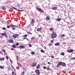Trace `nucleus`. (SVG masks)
I'll return each instance as SVG.
<instances>
[{"mask_svg":"<svg viewBox=\"0 0 75 75\" xmlns=\"http://www.w3.org/2000/svg\"><path fill=\"white\" fill-rule=\"evenodd\" d=\"M41 11V13H44V11H42H42Z\"/></svg>","mask_w":75,"mask_h":75,"instance_id":"nucleus-53","label":"nucleus"},{"mask_svg":"<svg viewBox=\"0 0 75 75\" xmlns=\"http://www.w3.org/2000/svg\"><path fill=\"white\" fill-rule=\"evenodd\" d=\"M17 64L19 65V66H20L21 67H22V65H21L20 64H19V63L18 62L17 63Z\"/></svg>","mask_w":75,"mask_h":75,"instance_id":"nucleus-22","label":"nucleus"},{"mask_svg":"<svg viewBox=\"0 0 75 75\" xmlns=\"http://www.w3.org/2000/svg\"><path fill=\"white\" fill-rule=\"evenodd\" d=\"M31 54H32V55H34L35 54V53L34 52H32L31 53Z\"/></svg>","mask_w":75,"mask_h":75,"instance_id":"nucleus-31","label":"nucleus"},{"mask_svg":"<svg viewBox=\"0 0 75 75\" xmlns=\"http://www.w3.org/2000/svg\"><path fill=\"white\" fill-rule=\"evenodd\" d=\"M40 52L42 53H44V51L42 50H41Z\"/></svg>","mask_w":75,"mask_h":75,"instance_id":"nucleus-25","label":"nucleus"},{"mask_svg":"<svg viewBox=\"0 0 75 75\" xmlns=\"http://www.w3.org/2000/svg\"><path fill=\"white\" fill-rule=\"evenodd\" d=\"M10 25H8L7 26V27L8 28H10Z\"/></svg>","mask_w":75,"mask_h":75,"instance_id":"nucleus-36","label":"nucleus"},{"mask_svg":"<svg viewBox=\"0 0 75 75\" xmlns=\"http://www.w3.org/2000/svg\"><path fill=\"white\" fill-rule=\"evenodd\" d=\"M61 18H59L56 19V20L57 21H61Z\"/></svg>","mask_w":75,"mask_h":75,"instance_id":"nucleus-16","label":"nucleus"},{"mask_svg":"<svg viewBox=\"0 0 75 75\" xmlns=\"http://www.w3.org/2000/svg\"><path fill=\"white\" fill-rule=\"evenodd\" d=\"M24 72H23L22 73L21 75H23L24 74Z\"/></svg>","mask_w":75,"mask_h":75,"instance_id":"nucleus-33","label":"nucleus"},{"mask_svg":"<svg viewBox=\"0 0 75 75\" xmlns=\"http://www.w3.org/2000/svg\"><path fill=\"white\" fill-rule=\"evenodd\" d=\"M6 59H8V56H6Z\"/></svg>","mask_w":75,"mask_h":75,"instance_id":"nucleus-49","label":"nucleus"},{"mask_svg":"<svg viewBox=\"0 0 75 75\" xmlns=\"http://www.w3.org/2000/svg\"><path fill=\"white\" fill-rule=\"evenodd\" d=\"M12 67L13 69H14V67H13V66H12Z\"/></svg>","mask_w":75,"mask_h":75,"instance_id":"nucleus-57","label":"nucleus"},{"mask_svg":"<svg viewBox=\"0 0 75 75\" xmlns=\"http://www.w3.org/2000/svg\"><path fill=\"white\" fill-rule=\"evenodd\" d=\"M19 47L20 48H21L22 49H23L25 48V46H23V45H20L19 46Z\"/></svg>","mask_w":75,"mask_h":75,"instance_id":"nucleus-5","label":"nucleus"},{"mask_svg":"<svg viewBox=\"0 0 75 75\" xmlns=\"http://www.w3.org/2000/svg\"><path fill=\"white\" fill-rule=\"evenodd\" d=\"M12 8H13V9H15L16 10L17 9V8H14V7H12Z\"/></svg>","mask_w":75,"mask_h":75,"instance_id":"nucleus-45","label":"nucleus"},{"mask_svg":"<svg viewBox=\"0 0 75 75\" xmlns=\"http://www.w3.org/2000/svg\"><path fill=\"white\" fill-rule=\"evenodd\" d=\"M0 68L1 69H3V68H4V67H3V66H0Z\"/></svg>","mask_w":75,"mask_h":75,"instance_id":"nucleus-30","label":"nucleus"},{"mask_svg":"<svg viewBox=\"0 0 75 75\" xmlns=\"http://www.w3.org/2000/svg\"><path fill=\"white\" fill-rule=\"evenodd\" d=\"M34 23V19H32L31 22V24H33Z\"/></svg>","mask_w":75,"mask_h":75,"instance_id":"nucleus-26","label":"nucleus"},{"mask_svg":"<svg viewBox=\"0 0 75 75\" xmlns=\"http://www.w3.org/2000/svg\"><path fill=\"white\" fill-rule=\"evenodd\" d=\"M47 64H50V62H47Z\"/></svg>","mask_w":75,"mask_h":75,"instance_id":"nucleus-56","label":"nucleus"},{"mask_svg":"<svg viewBox=\"0 0 75 75\" xmlns=\"http://www.w3.org/2000/svg\"><path fill=\"white\" fill-rule=\"evenodd\" d=\"M6 38H7V37H8V36H6Z\"/></svg>","mask_w":75,"mask_h":75,"instance_id":"nucleus-59","label":"nucleus"},{"mask_svg":"<svg viewBox=\"0 0 75 75\" xmlns=\"http://www.w3.org/2000/svg\"><path fill=\"white\" fill-rule=\"evenodd\" d=\"M11 50H14V49L13 48H11Z\"/></svg>","mask_w":75,"mask_h":75,"instance_id":"nucleus-50","label":"nucleus"},{"mask_svg":"<svg viewBox=\"0 0 75 75\" xmlns=\"http://www.w3.org/2000/svg\"><path fill=\"white\" fill-rule=\"evenodd\" d=\"M16 35L17 36V37H18L19 36V35H18V34H16Z\"/></svg>","mask_w":75,"mask_h":75,"instance_id":"nucleus-48","label":"nucleus"},{"mask_svg":"<svg viewBox=\"0 0 75 75\" xmlns=\"http://www.w3.org/2000/svg\"><path fill=\"white\" fill-rule=\"evenodd\" d=\"M37 65V63H33V64L32 65V67H35V66H36Z\"/></svg>","mask_w":75,"mask_h":75,"instance_id":"nucleus-10","label":"nucleus"},{"mask_svg":"<svg viewBox=\"0 0 75 75\" xmlns=\"http://www.w3.org/2000/svg\"><path fill=\"white\" fill-rule=\"evenodd\" d=\"M53 42H54V39H53V40H52L51 41V43H53Z\"/></svg>","mask_w":75,"mask_h":75,"instance_id":"nucleus-38","label":"nucleus"},{"mask_svg":"<svg viewBox=\"0 0 75 75\" xmlns=\"http://www.w3.org/2000/svg\"><path fill=\"white\" fill-rule=\"evenodd\" d=\"M4 54H5V55H7V53L5 52H4Z\"/></svg>","mask_w":75,"mask_h":75,"instance_id":"nucleus-46","label":"nucleus"},{"mask_svg":"<svg viewBox=\"0 0 75 75\" xmlns=\"http://www.w3.org/2000/svg\"><path fill=\"white\" fill-rule=\"evenodd\" d=\"M3 30H6V28H5L4 27V28H3Z\"/></svg>","mask_w":75,"mask_h":75,"instance_id":"nucleus-39","label":"nucleus"},{"mask_svg":"<svg viewBox=\"0 0 75 75\" xmlns=\"http://www.w3.org/2000/svg\"><path fill=\"white\" fill-rule=\"evenodd\" d=\"M2 52H0V53H2Z\"/></svg>","mask_w":75,"mask_h":75,"instance_id":"nucleus-61","label":"nucleus"},{"mask_svg":"<svg viewBox=\"0 0 75 75\" xmlns=\"http://www.w3.org/2000/svg\"><path fill=\"white\" fill-rule=\"evenodd\" d=\"M57 9V7L56 6L53 7L52 8V9L54 10H56Z\"/></svg>","mask_w":75,"mask_h":75,"instance_id":"nucleus-6","label":"nucleus"},{"mask_svg":"<svg viewBox=\"0 0 75 75\" xmlns=\"http://www.w3.org/2000/svg\"><path fill=\"white\" fill-rule=\"evenodd\" d=\"M62 37H65V35L64 34L62 35Z\"/></svg>","mask_w":75,"mask_h":75,"instance_id":"nucleus-34","label":"nucleus"},{"mask_svg":"<svg viewBox=\"0 0 75 75\" xmlns=\"http://www.w3.org/2000/svg\"><path fill=\"white\" fill-rule=\"evenodd\" d=\"M48 45L49 46V47H51V46L52 45V44L50 43L48 44Z\"/></svg>","mask_w":75,"mask_h":75,"instance_id":"nucleus-29","label":"nucleus"},{"mask_svg":"<svg viewBox=\"0 0 75 75\" xmlns=\"http://www.w3.org/2000/svg\"><path fill=\"white\" fill-rule=\"evenodd\" d=\"M12 30H16V28H12Z\"/></svg>","mask_w":75,"mask_h":75,"instance_id":"nucleus-47","label":"nucleus"},{"mask_svg":"<svg viewBox=\"0 0 75 75\" xmlns=\"http://www.w3.org/2000/svg\"><path fill=\"white\" fill-rule=\"evenodd\" d=\"M16 75V74H14L13 75Z\"/></svg>","mask_w":75,"mask_h":75,"instance_id":"nucleus-60","label":"nucleus"},{"mask_svg":"<svg viewBox=\"0 0 75 75\" xmlns=\"http://www.w3.org/2000/svg\"><path fill=\"white\" fill-rule=\"evenodd\" d=\"M50 31H52V30H53V28H51L50 29Z\"/></svg>","mask_w":75,"mask_h":75,"instance_id":"nucleus-32","label":"nucleus"},{"mask_svg":"<svg viewBox=\"0 0 75 75\" xmlns=\"http://www.w3.org/2000/svg\"><path fill=\"white\" fill-rule=\"evenodd\" d=\"M8 42H10V43H13V42H14V41H13V40H8Z\"/></svg>","mask_w":75,"mask_h":75,"instance_id":"nucleus-4","label":"nucleus"},{"mask_svg":"<svg viewBox=\"0 0 75 75\" xmlns=\"http://www.w3.org/2000/svg\"><path fill=\"white\" fill-rule=\"evenodd\" d=\"M51 57L52 58H54V57L53 56H51Z\"/></svg>","mask_w":75,"mask_h":75,"instance_id":"nucleus-44","label":"nucleus"},{"mask_svg":"<svg viewBox=\"0 0 75 75\" xmlns=\"http://www.w3.org/2000/svg\"><path fill=\"white\" fill-rule=\"evenodd\" d=\"M13 37L14 38H17V36L15 35H14L13 36Z\"/></svg>","mask_w":75,"mask_h":75,"instance_id":"nucleus-23","label":"nucleus"},{"mask_svg":"<svg viewBox=\"0 0 75 75\" xmlns=\"http://www.w3.org/2000/svg\"><path fill=\"white\" fill-rule=\"evenodd\" d=\"M14 74V72H13L12 73V75H13V74Z\"/></svg>","mask_w":75,"mask_h":75,"instance_id":"nucleus-52","label":"nucleus"},{"mask_svg":"<svg viewBox=\"0 0 75 75\" xmlns=\"http://www.w3.org/2000/svg\"><path fill=\"white\" fill-rule=\"evenodd\" d=\"M38 11H42V9L40 8H38Z\"/></svg>","mask_w":75,"mask_h":75,"instance_id":"nucleus-21","label":"nucleus"},{"mask_svg":"<svg viewBox=\"0 0 75 75\" xmlns=\"http://www.w3.org/2000/svg\"><path fill=\"white\" fill-rule=\"evenodd\" d=\"M8 69H10V67H8Z\"/></svg>","mask_w":75,"mask_h":75,"instance_id":"nucleus-51","label":"nucleus"},{"mask_svg":"<svg viewBox=\"0 0 75 75\" xmlns=\"http://www.w3.org/2000/svg\"><path fill=\"white\" fill-rule=\"evenodd\" d=\"M74 51V50H70L67 51L69 53H71V52H72Z\"/></svg>","mask_w":75,"mask_h":75,"instance_id":"nucleus-8","label":"nucleus"},{"mask_svg":"<svg viewBox=\"0 0 75 75\" xmlns=\"http://www.w3.org/2000/svg\"><path fill=\"white\" fill-rule=\"evenodd\" d=\"M40 68V65L38 64L36 67V68L37 69H39Z\"/></svg>","mask_w":75,"mask_h":75,"instance_id":"nucleus-14","label":"nucleus"},{"mask_svg":"<svg viewBox=\"0 0 75 75\" xmlns=\"http://www.w3.org/2000/svg\"><path fill=\"white\" fill-rule=\"evenodd\" d=\"M57 35L56 33L55 32H52L51 34V37L52 38H55L57 37Z\"/></svg>","mask_w":75,"mask_h":75,"instance_id":"nucleus-1","label":"nucleus"},{"mask_svg":"<svg viewBox=\"0 0 75 75\" xmlns=\"http://www.w3.org/2000/svg\"><path fill=\"white\" fill-rule=\"evenodd\" d=\"M42 30V29H41V28H38L37 29V31H41Z\"/></svg>","mask_w":75,"mask_h":75,"instance_id":"nucleus-13","label":"nucleus"},{"mask_svg":"<svg viewBox=\"0 0 75 75\" xmlns=\"http://www.w3.org/2000/svg\"><path fill=\"white\" fill-rule=\"evenodd\" d=\"M10 61L11 62V63L13 62V61H12V60L10 58Z\"/></svg>","mask_w":75,"mask_h":75,"instance_id":"nucleus-41","label":"nucleus"},{"mask_svg":"<svg viewBox=\"0 0 75 75\" xmlns=\"http://www.w3.org/2000/svg\"><path fill=\"white\" fill-rule=\"evenodd\" d=\"M46 69L47 70V71H50L51 70V69H50V68L49 67H48L46 68Z\"/></svg>","mask_w":75,"mask_h":75,"instance_id":"nucleus-15","label":"nucleus"},{"mask_svg":"<svg viewBox=\"0 0 75 75\" xmlns=\"http://www.w3.org/2000/svg\"><path fill=\"white\" fill-rule=\"evenodd\" d=\"M5 59V58L4 57H3L2 58L0 57V60L1 61H4V60Z\"/></svg>","mask_w":75,"mask_h":75,"instance_id":"nucleus-12","label":"nucleus"},{"mask_svg":"<svg viewBox=\"0 0 75 75\" xmlns=\"http://www.w3.org/2000/svg\"><path fill=\"white\" fill-rule=\"evenodd\" d=\"M17 11H24L23 10H16Z\"/></svg>","mask_w":75,"mask_h":75,"instance_id":"nucleus-28","label":"nucleus"},{"mask_svg":"<svg viewBox=\"0 0 75 75\" xmlns=\"http://www.w3.org/2000/svg\"><path fill=\"white\" fill-rule=\"evenodd\" d=\"M2 9L3 10H6V8H5L4 7H3L2 8Z\"/></svg>","mask_w":75,"mask_h":75,"instance_id":"nucleus-20","label":"nucleus"},{"mask_svg":"<svg viewBox=\"0 0 75 75\" xmlns=\"http://www.w3.org/2000/svg\"><path fill=\"white\" fill-rule=\"evenodd\" d=\"M46 19L47 21H48L50 20V18L48 16H47L46 18Z\"/></svg>","mask_w":75,"mask_h":75,"instance_id":"nucleus-7","label":"nucleus"},{"mask_svg":"<svg viewBox=\"0 0 75 75\" xmlns=\"http://www.w3.org/2000/svg\"><path fill=\"white\" fill-rule=\"evenodd\" d=\"M27 33L28 34H30L31 35L32 34V33H31L30 32H28Z\"/></svg>","mask_w":75,"mask_h":75,"instance_id":"nucleus-27","label":"nucleus"},{"mask_svg":"<svg viewBox=\"0 0 75 75\" xmlns=\"http://www.w3.org/2000/svg\"><path fill=\"white\" fill-rule=\"evenodd\" d=\"M12 47L13 48H16V45H12Z\"/></svg>","mask_w":75,"mask_h":75,"instance_id":"nucleus-18","label":"nucleus"},{"mask_svg":"<svg viewBox=\"0 0 75 75\" xmlns=\"http://www.w3.org/2000/svg\"><path fill=\"white\" fill-rule=\"evenodd\" d=\"M62 65L63 67H65L66 65V64H65V63L64 62H62Z\"/></svg>","mask_w":75,"mask_h":75,"instance_id":"nucleus-11","label":"nucleus"},{"mask_svg":"<svg viewBox=\"0 0 75 75\" xmlns=\"http://www.w3.org/2000/svg\"><path fill=\"white\" fill-rule=\"evenodd\" d=\"M62 62H59L57 65V67H58L59 65H62Z\"/></svg>","mask_w":75,"mask_h":75,"instance_id":"nucleus-3","label":"nucleus"},{"mask_svg":"<svg viewBox=\"0 0 75 75\" xmlns=\"http://www.w3.org/2000/svg\"><path fill=\"white\" fill-rule=\"evenodd\" d=\"M46 67H45V66H44V67H43V69H46Z\"/></svg>","mask_w":75,"mask_h":75,"instance_id":"nucleus-40","label":"nucleus"},{"mask_svg":"<svg viewBox=\"0 0 75 75\" xmlns=\"http://www.w3.org/2000/svg\"><path fill=\"white\" fill-rule=\"evenodd\" d=\"M33 75H35V74H33Z\"/></svg>","mask_w":75,"mask_h":75,"instance_id":"nucleus-64","label":"nucleus"},{"mask_svg":"<svg viewBox=\"0 0 75 75\" xmlns=\"http://www.w3.org/2000/svg\"><path fill=\"white\" fill-rule=\"evenodd\" d=\"M24 36L25 37H27V35H24Z\"/></svg>","mask_w":75,"mask_h":75,"instance_id":"nucleus-42","label":"nucleus"},{"mask_svg":"<svg viewBox=\"0 0 75 75\" xmlns=\"http://www.w3.org/2000/svg\"><path fill=\"white\" fill-rule=\"evenodd\" d=\"M14 71H16V69H15L14 70Z\"/></svg>","mask_w":75,"mask_h":75,"instance_id":"nucleus-63","label":"nucleus"},{"mask_svg":"<svg viewBox=\"0 0 75 75\" xmlns=\"http://www.w3.org/2000/svg\"><path fill=\"white\" fill-rule=\"evenodd\" d=\"M33 25H34V24H32V26H33Z\"/></svg>","mask_w":75,"mask_h":75,"instance_id":"nucleus-62","label":"nucleus"},{"mask_svg":"<svg viewBox=\"0 0 75 75\" xmlns=\"http://www.w3.org/2000/svg\"><path fill=\"white\" fill-rule=\"evenodd\" d=\"M29 47H32V45L31 44L29 45Z\"/></svg>","mask_w":75,"mask_h":75,"instance_id":"nucleus-37","label":"nucleus"},{"mask_svg":"<svg viewBox=\"0 0 75 75\" xmlns=\"http://www.w3.org/2000/svg\"><path fill=\"white\" fill-rule=\"evenodd\" d=\"M2 36H5V35H6V34L5 33H2Z\"/></svg>","mask_w":75,"mask_h":75,"instance_id":"nucleus-19","label":"nucleus"},{"mask_svg":"<svg viewBox=\"0 0 75 75\" xmlns=\"http://www.w3.org/2000/svg\"><path fill=\"white\" fill-rule=\"evenodd\" d=\"M10 26L11 27H18V26L14 25H11Z\"/></svg>","mask_w":75,"mask_h":75,"instance_id":"nucleus-17","label":"nucleus"},{"mask_svg":"<svg viewBox=\"0 0 75 75\" xmlns=\"http://www.w3.org/2000/svg\"><path fill=\"white\" fill-rule=\"evenodd\" d=\"M38 36H39V37H41V35H38Z\"/></svg>","mask_w":75,"mask_h":75,"instance_id":"nucleus-55","label":"nucleus"},{"mask_svg":"<svg viewBox=\"0 0 75 75\" xmlns=\"http://www.w3.org/2000/svg\"><path fill=\"white\" fill-rule=\"evenodd\" d=\"M60 45V44L58 42L56 43L55 44V46H59V45Z\"/></svg>","mask_w":75,"mask_h":75,"instance_id":"nucleus-9","label":"nucleus"},{"mask_svg":"<svg viewBox=\"0 0 75 75\" xmlns=\"http://www.w3.org/2000/svg\"><path fill=\"white\" fill-rule=\"evenodd\" d=\"M3 52H4H4H5L6 50H3Z\"/></svg>","mask_w":75,"mask_h":75,"instance_id":"nucleus-43","label":"nucleus"},{"mask_svg":"<svg viewBox=\"0 0 75 75\" xmlns=\"http://www.w3.org/2000/svg\"><path fill=\"white\" fill-rule=\"evenodd\" d=\"M16 58H17V59L18 58V57H17V56L16 57Z\"/></svg>","mask_w":75,"mask_h":75,"instance_id":"nucleus-58","label":"nucleus"},{"mask_svg":"<svg viewBox=\"0 0 75 75\" xmlns=\"http://www.w3.org/2000/svg\"><path fill=\"white\" fill-rule=\"evenodd\" d=\"M35 72L36 73V75H40V70L38 69L36 70Z\"/></svg>","mask_w":75,"mask_h":75,"instance_id":"nucleus-2","label":"nucleus"},{"mask_svg":"<svg viewBox=\"0 0 75 75\" xmlns=\"http://www.w3.org/2000/svg\"><path fill=\"white\" fill-rule=\"evenodd\" d=\"M16 45H17V46H18L19 45V43H16Z\"/></svg>","mask_w":75,"mask_h":75,"instance_id":"nucleus-35","label":"nucleus"},{"mask_svg":"<svg viewBox=\"0 0 75 75\" xmlns=\"http://www.w3.org/2000/svg\"><path fill=\"white\" fill-rule=\"evenodd\" d=\"M64 52H62L61 53V55H63V56H64Z\"/></svg>","mask_w":75,"mask_h":75,"instance_id":"nucleus-24","label":"nucleus"},{"mask_svg":"<svg viewBox=\"0 0 75 75\" xmlns=\"http://www.w3.org/2000/svg\"><path fill=\"white\" fill-rule=\"evenodd\" d=\"M73 59H75V57H73L72 58Z\"/></svg>","mask_w":75,"mask_h":75,"instance_id":"nucleus-54","label":"nucleus"}]
</instances>
